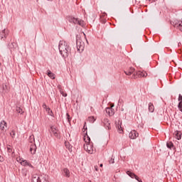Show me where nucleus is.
<instances>
[{
    "label": "nucleus",
    "mask_w": 182,
    "mask_h": 182,
    "mask_svg": "<svg viewBox=\"0 0 182 182\" xmlns=\"http://www.w3.org/2000/svg\"><path fill=\"white\" fill-rule=\"evenodd\" d=\"M58 49L63 58H68L69 56V46L66 41H60L58 45Z\"/></svg>",
    "instance_id": "1"
},
{
    "label": "nucleus",
    "mask_w": 182,
    "mask_h": 182,
    "mask_svg": "<svg viewBox=\"0 0 182 182\" xmlns=\"http://www.w3.org/2000/svg\"><path fill=\"white\" fill-rule=\"evenodd\" d=\"M67 20L70 23H74V25H79L80 26H82V28H85V21L82 20H80L79 18H76L73 16H68Z\"/></svg>",
    "instance_id": "2"
},
{
    "label": "nucleus",
    "mask_w": 182,
    "mask_h": 182,
    "mask_svg": "<svg viewBox=\"0 0 182 182\" xmlns=\"http://www.w3.org/2000/svg\"><path fill=\"white\" fill-rule=\"evenodd\" d=\"M76 46L77 52L80 53L85 50V43L79 37H77L76 38Z\"/></svg>",
    "instance_id": "3"
},
{
    "label": "nucleus",
    "mask_w": 182,
    "mask_h": 182,
    "mask_svg": "<svg viewBox=\"0 0 182 182\" xmlns=\"http://www.w3.org/2000/svg\"><path fill=\"white\" fill-rule=\"evenodd\" d=\"M87 141H85V143H87L85 145H84V149L89 153V154H93V146L90 144H87L90 142V137L87 136Z\"/></svg>",
    "instance_id": "4"
},
{
    "label": "nucleus",
    "mask_w": 182,
    "mask_h": 182,
    "mask_svg": "<svg viewBox=\"0 0 182 182\" xmlns=\"http://www.w3.org/2000/svg\"><path fill=\"white\" fill-rule=\"evenodd\" d=\"M50 133L51 136H54L57 139H60V135L59 134V129L55 126H51L50 129Z\"/></svg>",
    "instance_id": "5"
},
{
    "label": "nucleus",
    "mask_w": 182,
    "mask_h": 182,
    "mask_svg": "<svg viewBox=\"0 0 182 182\" xmlns=\"http://www.w3.org/2000/svg\"><path fill=\"white\" fill-rule=\"evenodd\" d=\"M8 35H9V31L8 30H6L5 28L0 31L1 41H5V39L8 38Z\"/></svg>",
    "instance_id": "6"
},
{
    "label": "nucleus",
    "mask_w": 182,
    "mask_h": 182,
    "mask_svg": "<svg viewBox=\"0 0 182 182\" xmlns=\"http://www.w3.org/2000/svg\"><path fill=\"white\" fill-rule=\"evenodd\" d=\"M0 129L2 130V132H6V130H8V124L6 122L2 120L0 122Z\"/></svg>",
    "instance_id": "7"
},
{
    "label": "nucleus",
    "mask_w": 182,
    "mask_h": 182,
    "mask_svg": "<svg viewBox=\"0 0 182 182\" xmlns=\"http://www.w3.org/2000/svg\"><path fill=\"white\" fill-rule=\"evenodd\" d=\"M147 77V73L138 71L136 74H134V77Z\"/></svg>",
    "instance_id": "8"
},
{
    "label": "nucleus",
    "mask_w": 182,
    "mask_h": 182,
    "mask_svg": "<svg viewBox=\"0 0 182 182\" xmlns=\"http://www.w3.org/2000/svg\"><path fill=\"white\" fill-rule=\"evenodd\" d=\"M129 137L132 139H137L139 137V133L136 130H132L129 134Z\"/></svg>",
    "instance_id": "9"
},
{
    "label": "nucleus",
    "mask_w": 182,
    "mask_h": 182,
    "mask_svg": "<svg viewBox=\"0 0 182 182\" xmlns=\"http://www.w3.org/2000/svg\"><path fill=\"white\" fill-rule=\"evenodd\" d=\"M102 123H103L105 129L110 130V122L109 121V119L104 118L102 119Z\"/></svg>",
    "instance_id": "10"
},
{
    "label": "nucleus",
    "mask_w": 182,
    "mask_h": 182,
    "mask_svg": "<svg viewBox=\"0 0 182 182\" xmlns=\"http://www.w3.org/2000/svg\"><path fill=\"white\" fill-rule=\"evenodd\" d=\"M127 173L128 174V176H129V177H131V178H135V180H137L139 182H143L141 181V180L139 178V176H137L136 174H134L133 172L131 171H127Z\"/></svg>",
    "instance_id": "11"
},
{
    "label": "nucleus",
    "mask_w": 182,
    "mask_h": 182,
    "mask_svg": "<svg viewBox=\"0 0 182 182\" xmlns=\"http://www.w3.org/2000/svg\"><path fill=\"white\" fill-rule=\"evenodd\" d=\"M114 105H112L111 107H107L106 108V113L109 114V116H113L114 114V109H113V107Z\"/></svg>",
    "instance_id": "12"
},
{
    "label": "nucleus",
    "mask_w": 182,
    "mask_h": 182,
    "mask_svg": "<svg viewBox=\"0 0 182 182\" xmlns=\"http://www.w3.org/2000/svg\"><path fill=\"white\" fill-rule=\"evenodd\" d=\"M115 124H116L117 132L120 134H122V133H123V129L122 128V122L119 121L118 124H117V122H115Z\"/></svg>",
    "instance_id": "13"
},
{
    "label": "nucleus",
    "mask_w": 182,
    "mask_h": 182,
    "mask_svg": "<svg viewBox=\"0 0 182 182\" xmlns=\"http://www.w3.org/2000/svg\"><path fill=\"white\" fill-rule=\"evenodd\" d=\"M135 69L133 67H130L127 70L124 71L125 75L130 76L132 73H134Z\"/></svg>",
    "instance_id": "14"
},
{
    "label": "nucleus",
    "mask_w": 182,
    "mask_h": 182,
    "mask_svg": "<svg viewBox=\"0 0 182 182\" xmlns=\"http://www.w3.org/2000/svg\"><path fill=\"white\" fill-rule=\"evenodd\" d=\"M36 144H32L30 146V152L31 153V154H35L36 153Z\"/></svg>",
    "instance_id": "15"
},
{
    "label": "nucleus",
    "mask_w": 182,
    "mask_h": 182,
    "mask_svg": "<svg viewBox=\"0 0 182 182\" xmlns=\"http://www.w3.org/2000/svg\"><path fill=\"white\" fill-rule=\"evenodd\" d=\"M63 174L65 177H70V171L67 168L63 169Z\"/></svg>",
    "instance_id": "16"
},
{
    "label": "nucleus",
    "mask_w": 182,
    "mask_h": 182,
    "mask_svg": "<svg viewBox=\"0 0 182 182\" xmlns=\"http://www.w3.org/2000/svg\"><path fill=\"white\" fill-rule=\"evenodd\" d=\"M178 109L180 110V112H181L182 113V96L181 95H179L178 97Z\"/></svg>",
    "instance_id": "17"
},
{
    "label": "nucleus",
    "mask_w": 182,
    "mask_h": 182,
    "mask_svg": "<svg viewBox=\"0 0 182 182\" xmlns=\"http://www.w3.org/2000/svg\"><path fill=\"white\" fill-rule=\"evenodd\" d=\"M173 135H174L175 138H176L177 140H181V132L176 131L173 133Z\"/></svg>",
    "instance_id": "18"
},
{
    "label": "nucleus",
    "mask_w": 182,
    "mask_h": 182,
    "mask_svg": "<svg viewBox=\"0 0 182 182\" xmlns=\"http://www.w3.org/2000/svg\"><path fill=\"white\" fill-rule=\"evenodd\" d=\"M47 75H48V77H50V79H55L56 77L55 74L53 73L50 72V70H47Z\"/></svg>",
    "instance_id": "19"
},
{
    "label": "nucleus",
    "mask_w": 182,
    "mask_h": 182,
    "mask_svg": "<svg viewBox=\"0 0 182 182\" xmlns=\"http://www.w3.org/2000/svg\"><path fill=\"white\" fill-rule=\"evenodd\" d=\"M149 112H150V113L154 112V105L151 102L149 103Z\"/></svg>",
    "instance_id": "20"
},
{
    "label": "nucleus",
    "mask_w": 182,
    "mask_h": 182,
    "mask_svg": "<svg viewBox=\"0 0 182 182\" xmlns=\"http://www.w3.org/2000/svg\"><path fill=\"white\" fill-rule=\"evenodd\" d=\"M173 26L175 28H177L178 29H179V31H181V32H182V21L181 23H175Z\"/></svg>",
    "instance_id": "21"
},
{
    "label": "nucleus",
    "mask_w": 182,
    "mask_h": 182,
    "mask_svg": "<svg viewBox=\"0 0 182 182\" xmlns=\"http://www.w3.org/2000/svg\"><path fill=\"white\" fill-rule=\"evenodd\" d=\"M46 111L47 112L49 116H51L52 117H53V112L50 110V109L49 107L46 109Z\"/></svg>",
    "instance_id": "22"
},
{
    "label": "nucleus",
    "mask_w": 182,
    "mask_h": 182,
    "mask_svg": "<svg viewBox=\"0 0 182 182\" xmlns=\"http://www.w3.org/2000/svg\"><path fill=\"white\" fill-rule=\"evenodd\" d=\"M6 89H7L6 85L3 84L1 85V92H2V93H4V94L6 93Z\"/></svg>",
    "instance_id": "23"
},
{
    "label": "nucleus",
    "mask_w": 182,
    "mask_h": 182,
    "mask_svg": "<svg viewBox=\"0 0 182 182\" xmlns=\"http://www.w3.org/2000/svg\"><path fill=\"white\" fill-rule=\"evenodd\" d=\"M166 146L168 147V149H173V147H174V144H173V142L171 141H168L166 143Z\"/></svg>",
    "instance_id": "24"
},
{
    "label": "nucleus",
    "mask_w": 182,
    "mask_h": 182,
    "mask_svg": "<svg viewBox=\"0 0 182 182\" xmlns=\"http://www.w3.org/2000/svg\"><path fill=\"white\" fill-rule=\"evenodd\" d=\"M87 120L90 122V123H95L96 119H95V117H89Z\"/></svg>",
    "instance_id": "25"
},
{
    "label": "nucleus",
    "mask_w": 182,
    "mask_h": 182,
    "mask_svg": "<svg viewBox=\"0 0 182 182\" xmlns=\"http://www.w3.org/2000/svg\"><path fill=\"white\" fill-rule=\"evenodd\" d=\"M21 166H28V164H29V162H28V161L25 160V159H22L21 161H20Z\"/></svg>",
    "instance_id": "26"
},
{
    "label": "nucleus",
    "mask_w": 182,
    "mask_h": 182,
    "mask_svg": "<svg viewBox=\"0 0 182 182\" xmlns=\"http://www.w3.org/2000/svg\"><path fill=\"white\" fill-rule=\"evenodd\" d=\"M17 113H19L20 114H23V109L22 108L17 107L16 108Z\"/></svg>",
    "instance_id": "27"
},
{
    "label": "nucleus",
    "mask_w": 182,
    "mask_h": 182,
    "mask_svg": "<svg viewBox=\"0 0 182 182\" xmlns=\"http://www.w3.org/2000/svg\"><path fill=\"white\" fill-rule=\"evenodd\" d=\"M10 136H11V137H12V139H15V136H16V132H15V130L13 129L10 132Z\"/></svg>",
    "instance_id": "28"
},
{
    "label": "nucleus",
    "mask_w": 182,
    "mask_h": 182,
    "mask_svg": "<svg viewBox=\"0 0 182 182\" xmlns=\"http://www.w3.org/2000/svg\"><path fill=\"white\" fill-rule=\"evenodd\" d=\"M109 164H113L114 163V158L113 156L109 160Z\"/></svg>",
    "instance_id": "29"
},
{
    "label": "nucleus",
    "mask_w": 182,
    "mask_h": 182,
    "mask_svg": "<svg viewBox=\"0 0 182 182\" xmlns=\"http://www.w3.org/2000/svg\"><path fill=\"white\" fill-rule=\"evenodd\" d=\"M66 117H67V120L68 123H70V116L67 113Z\"/></svg>",
    "instance_id": "30"
},
{
    "label": "nucleus",
    "mask_w": 182,
    "mask_h": 182,
    "mask_svg": "<svg viewBox=\"0 0 182 182\" xmlns=\"http://www.w3.org/2000/svg\"><path fill=\"white\" fill-rule=\"evenodd\" d=\"M7 151L9 153H12V149H11L10 147H7Z\"/></svg>",
    "instance_id": "31"
},
{
    "label": "nucleus",
    "mask_w": 182,
    "mask_h": 182,
    "mask_svg": "<svg viewBox=\"0 0 182 182\" xmlns=\"http://www.w3.org/2000/svg\"><path fill=\"white\" fill-rule=\"evenodd\" d=\"M22 160H23V159L20 158V157L17 158V161H18V163H20V164H21V161H22Z\"/></svg>",
    "instance_id": "32"
},
{
    "label": "nucleus",
    "mask_w": 182,
    "mask_h": 182,
    "mask_svg": "<svg viewBox=\"0 0 182 182\" xmlns=\"http://www.w3.org/2000/svg\"><path fill=\"white\" fill-rule=\"evenodd\" d=\"M61 95H63V97H66V96H68V94L63 92H61Z\"/></svg>",
    "instance_id": "33"
},
{
    "label": "nucleus",
    "mask_w": 182,
    "mask_h": 182,
    "mask_svg": "<svg viewBox=\"0 0 182 182\" xmlns=\"http://www.w3.org/2000/svg\"><path fill=\"white\" fill-rule=\"evenodd\" d=\"M28 167H31V168H33V166L32 165V164L29 163L28 164Z\"/></svg>",
    "instance_id": "34"
},
{
    "label": "nucleus",
    "mask_w": 182,
    "mask_h": 182,
    "mask_svg": "<svg viewBox=\"0 0 182 182\" xmlns=\"http://www.w3.org/2000/svg\"><path fill=\"white\" fill-rule=\"evenodd\" d=\"M43 107L44 109H48V107H47L46 103H43Z\"/></svg>",
    "instance_id": "35"
},
{
    "label": "nucleus",
    "mask_w": 182,
    "mask_h": 182,
    "mask_svg": "<svg viewBox=\"0 0 182 182\" xmlns=\"http://www.w3.org/2000/svg\"><path fill=\"white\" fill-rule=\"evenodd\" d=\"M95 170L96 171H97V166H95Z\"/></svg>",
    "instance_id": "36"
},
{
    "label": "nucleus",
    "mask_w": 182,
    "mask_h": 182,
    "mask_svg": "<svg viewBox=\"0 0 182 182\" xmlns=\"http://www.w3.org/2000/svg\"><path fill=\"white\" fill-rule=\"evenodd\" d=\"M86 127V122L84 124V129Z\"/></svg>",
    "instance_id": "37"
},
{
    "label": "nucleus",
    "mask_w": 182,
    "mask_h": 182,
    "mask_svg": "<svg viewBox=\"0 0 182 182\" xmlns=\"http://www.w3.org/2000/svg\"><path fill=\"white\" fill-rule=\"evenodd\" d=\"M100 167H103V164H101L100 165Z\"/></svg>",
    "instance_id": "38"
},
{
    "label": "nucleus",
    "mask_w": 182,
    "mask_h": 182,
    "mask_svg": "<svg viewBox=\"0 0 182 182\" xmlns=\"http://www.w3.org/2000/svg\"><path fill=\"white\" fill-rule=\"evenodd\" d=\"M153 1H154V0H152V1H151V2H153Z\"/></svg>",
    "instance_id": "39"
}]
</instances>
